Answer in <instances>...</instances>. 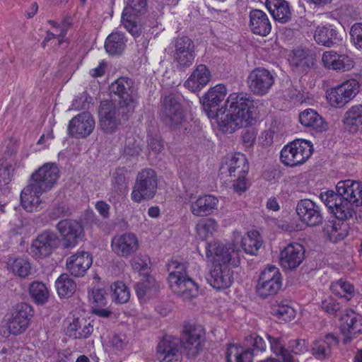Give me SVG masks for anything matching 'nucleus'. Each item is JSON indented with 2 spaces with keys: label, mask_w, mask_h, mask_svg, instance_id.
I'll return each instance as SVG.
<instances>
[{
  "label": "nucleus",
  "mask_w": 362,
  "mask_h": 362,
  "mask_svg": "<svg viewBox=\"0 0 362 362\" xmlns=\"http://www.w3.org/2000/svg\"><path fill=\"white\" fill-rule=\"evenodd\" d=\"M206 250V256L213 264L206 279L208 283L216 290L229 288L233 281V272L229 265H239L241 250L234 244L225 245L218 241L209 243Z\"/></svg>",
  "instance_id": "nucleus-1"
},
{
  "label": "nucleus",
  "mask_w": 362,
  "mask_h": 362,
  "mask_svg": "<svg viewBox=\"0 0 362 362\" xmlns=\"http://www.w3.org/2000/svg\"><path fill=\"white\" fill-rule=\"evenodd\" d=\"M337 192L327 190L320 193V198L339 221H346L355 214L354 206H362V183L346 180L339 181Z\"/></svg>",
  "instance_id": "nucleus-2"
},
{
  "label": "nucleus",
  "mask_w": 362,
  "mask_h": 362,
  "mask_svg": "<svg viewBox=\"0 0 362 362\" xmlns=\"http://www.w3.org/2000/svg\"><path fill=\"white\" fill-rule=\"evenodd\" d=\"M257 107L253 98L246 93H232L226 103L225 115L218 122L220 129L232 134L256 122Z\"/></svg>",
  "instance_id": "nucleus-3"
},
{
  "label": "nucleus",
  "mask_w": 362,
  "mask_h": 362,
  "mask_svg": "<svg viewBox=\"0 0 362 362\" xmlns=\"http://www.w3.org/2000/svg\"><path fill=\"white\" fill-rule=\"evenodd\" d=\"M168 281L173 291L183 300H189L198 296L197 284L189 277L184 264L173 261L168 264Z\"/></svg>",
  "instance_id": "nucleus-4"
},
{
  "label": "nucleus",
  "mask_w": 362,
  "mask_h": 362,
  "mask_svg": "<svg viewBox=\"0 0 362 362\" xmlns=\"http://www.w3.org/2000/svg\"><path fill=\"white\" fill-rule=\"evenodd\" d=\"M110 89L119 97V112L122 117L128 119L134 113L136 106L132 80L124 77L119 78L112 83Z\"/></svg>",
  "instance_id": "nucleus-5"
},
{
  "label": "nucleus",
  "mask_w": 362,
  "mask_h": 362,
  "mask_svg": "<svg viewBox=\"0 0 362 362\" xmlns=\"http://www.w3.org/2000/svg\"><path fill=\"white\" fill-rule=\"evenodd\" d=\"M158 179L156 172L151 168H144L139 172L131 194L132 199L140 203L149 200L156 194Z\"/></svg>",
  "instance_id": "nucleus-6"
},
{
  "label": "nucleus",
  "mask_w": 362,
  "mask_h": 362,
  "mask_svg": "<svg viewBox=\"0 0 362 362\" xmlns=\"http://www.w3.org/2000/svg\"><path fill=\"white\" fill-rule=\"evenodd\" d=\"M313 151L310 141L297 139L284 146L280 153V159L286 166L295 167L304 163Z\"/></svg>",
  "instance_id": "nucleus-7"
},
{
  "label": "nucleus",
  "mask_w": 362,
  "mask_h": 362,
  "mask_svg": "<svg viewBox=\"0 0 362 362\" xmlns=\"http://www.w3.org/2000/svg\"><path fill=\"white\" fill-rule=\"evenodd\" d=\"M245 346L229 345L226 351L227 362H252L255 351L265 350L266 344L263 339L256 334L245 338Z\"/></svg>",
  "instance_id": "nucleus-8"
},
{
  "label": "nucleus",
  "mask_w": 362,
  "mask_h": 362,
  "mask_svg": "<svg viewBox=\"0 0 362 362\" xmlns=\"http://www.w3.org/2000/svg\"><path fill=\"white\" fill-rule=\"evenodd\" d=\"M33 316L32 306L25 303H21L6 314L4 321L9 332L18 335L26 330Z\"/></svg>",
  "instance_id": "nucleus-9"
},
{
  "label": "nucleus",
  "mask_w": 362,
  "mask_h": 362,
  "mask_svg": "<svg viewBox=\"0 0 362 362\" xmlns=\"http://www.w3.org/2000/svg\"><path fill=\"white\" fill-rule=\"evenodd\" d=\"M282 286V276L278 267L268 265L260 274L257 285V293L266 298L275 296Z\"/></svg>",
  "instance_id": "nucleus-10"
},
{
  "label": "nucleus",
  "mask_w": 362,
  "mask_h": 362,
  "mask_svg": "<svg viewBox=\"0 0 362 362\" xmlns=\"http://www.w3.org/2000/svg\"><path fill=\"white\" fill-rule=\"evenodd\" d=\"M360 84L354 78L349 79L330 89L327 98L329 105L336 108L343 107L358 93Z\"/></svg>",
  "instance_id": "nucleus-11"
},
{
  "label": "nucleus",
  "mask_w": 362,
  "mask_h": 362,
  "mask_svg": "<svg viewBox=\"0 0 362 362\" xmlns=\"http://www.w3.org/2000/svg\"><path fill=\"white\" fill-rule=\"evenodd\" d=\"M204 331L202 326L187 323L184 330L180 344L188 358H195L204 345Z\"/></svg>",
  "instance_id": "nucleus-12"
},
{
  "label": "nucleus",
  "mask_w": 362,
  "mask_h": 362,
  "mask_svg": "<svg viewBox=\"0 0 362 362\" xmlns=\"http://www.w3.org/2000/svg\"><path fill=\"white\" fill-rule=\"evenodd\" d=\"M59 177V170L57 164L47 163L32 174L30 184L35 187L37 193H44L56 185Z\"/></svg>",
  "instance_id": "nucleus-13"
},
{
  "label": "nucleus",
  "mask_w": 362,
  "mask_h": 362,
  "mask_svg": "<svg viewBox=\"0 0 362 362\" xmlns=\"http://www.w3.org/2000/svg\"><path fill=\"white\" fill-rule=\"evenodd\" d=\"M249 90L256 96L267 95L275 83L274 74L269 70L257 67L252 70L247 77Z\"/></svg>",
  "instance_id": "nucleus-14"
},
{
  "label": "nucleus",
  "mask_w": 362,
  "mask_h": 362,
  "mask_svg": "<svg viewBox=\"0 0 362 362\" xmlns=\"http://www.w3.org/2000/svg\"><path fill=\"white\" fill-rule=\"evenodd\" d=\"M125 4L122 13V23L134 37H138L141 30L135 21V17L141 16L147 11V0H126Z\"/></svg>",
  "instance_id": "nucleus-15"
},
{
  "label": "nucleus",
  "mask_w": 362,
  "mask_h": 362,
  "mask_svg": "<svg viewBox=\"0 0 362 362\" xmlns=\"http://www.w3.org/2000/svg\"><path fill=\"white\" fill-rule=\"evenodd\" d=\"M172 56L176 67L180 71H185L194 61L196 54L194 42L188 37L182 36L176 38Z\"/></svg>",
  "instance_id": "nucleus-16"
},
{
  "label": "nucleus",
  "mask_w": 362,
  "mask_h": 362,
  "mask_svg": "<svg viewBox=\"0 0 362 362\" xmlns=\"http://www.w3.org/2000/svg\"><path fill=\"white\" fill-rule=\"evenodd\" d=\"M160 115L165 125L173 129L178 128L185 120L182 105L174 95L164 98Z\"/></svg>",
  "instance_id": "nucleus-17"
},
{
  "label": "nucleus",
  "mask_w": 362,
  "mask_h": 362,
  "mask_svg": "<svg viewBox=\"0 0 362 362\" xmlns=\"http://www.w3.org/2000/svg\"><path fill=\"white\" fill-rule=\"evenodd\" d=\"M60 245V239L53 231L45 230L33 240L30 252L36 258L46 257Z\"/></svg>",
  "instance_id": "nucleus-18"
},
{
  "label": "nucleus",
  "mask_w": 362,
  "mask_h": 362,
  "mask_svg": "<svg viewBox=\"0 0 362 362\" xmlns=\"http://www.w3.org/2000/svg\"><path fill=\"white\" fill-rule=\"evenodd\" d=\"M296 211L300 221L308 226H317L322 223L323 216L320 207L311 199L298 201Z\"/></svg>",
  "instance_id": "nucleus-19"
},
{
  "label": "nucleus",
  "mask_w": 362,
  "mask_h": 362,
  "mask_svg": "<svg viewBox=\"0 0 362 362\" xmlns=\"http://www.w3.org/2000/svg\"><path fill=\"white\" fill-rule=\"evenodd\" d=\"M249 165L245 155L240 153L226 156L221 163L220 172L232 177H245Z\"/></svg>",
  "instance_id": "nucleus-20"
},
{
  "label": "nucleus",
  "mask_w": 362,
  "mask_h": 362,
  "mask_svg": "<svg viewBox=\"0 0 362 362\" xmlns=\"http://www.w3.org/2000/svg\"><path fill=\"white\" fill-rule=\"evenodd\" d=\"M119 107L112 101L105 100L100 103L99 109L100 125L106 133L114 132L119 124ZM124 119H125L123 117Z\"/></svg>",
  "instance_id": "nucleus-21"
},
{
  "label": "nucleus",
  "mask_w": 362,
  "mask_h": 362,
  "mask_svg": "<svg viewBox=\"0 0 362 362\" xmlns=\"http://www.w3.org/2000/svg\"><path fill=\"white\" fill-rule=\"evenodd\" d=\"M194 194H187L185 204L190 203V211L196 216H205L211 214L217 209L218 199L211 194L199 197L196 200Z\"/></svg>",
  "instance_id": "nucleus-22"
},
{
  "label": "nucleus",
  "mask_w": 362,
  "mask_h": 362,
  "mask_svg": "<svg viewBox=\"0 0 362 362\" xmlns=\"http://www.w3.org/2000/svg\"><path fill=\"white\" fill-rule=\"evenodd\" d=\"M305 249L298 243H291L281 250L279 263L285 270L298 267L305 259Z\"/></svg>",
  "instance_id": "nucleus-23"
},
{
  "label": "nucleus",
  "mask_w": 362,
  "mask_h": 362,
  "mask_svg": "<svg viewBox=\"0 0 362 362\" xmlns=\"http://www.w3.org/2000/svg\"><path fill=\"white\" fill-rule=\"evenodd\" d=\"M112 252L118 257H129L139 249V240L132 233L115 235L111 241Z\"/></svg>",
  "instance_id": "nucleus-24"
},
{
  "label": "nucleus",
  "mask_w": 362,
  "mask_h": 362,
  "mask_svg": "<svg viewBox=\"0 0 362 362\" xmlns=\"http://www.w3.org/2000/svg\"><path fill=\"white\" fill-rule=\"evenodd\" d=\"M57 228L62 237L65 248L75 247L78 243V240L81 238L83 235L82 225L75 220H62L57 223Z\"/></svg>",
  "instance_id": "nucleus-25"
},
{
  "label": "nucleus",
  "mask_w": 362,
  "mask_h": 362,
  "mask_svg": "<svg viewBox=\"0 0 362 362\" xmlns=\"http://www.w3.org/2000/svg\"><path fill=\"white\" fill-rule=\"evenodd\" d=\"M95 124L93 117L89 112H84L69 121L68 132L73 137L85 138L92 133Z\"/></svg>",
  "instance_id": "nucleus-26"
},
{
  "label": "nucleus",
  "mask_w": 362,
  "mask_h": 362,
  "mask_svg": "<svg viewBox=\"0 0 362 362\" xmlns=\"http://www.w3.org/2000/svg\"><path fill=\"white\" fill-rule=\"evenodd\" d=\"M341 320V332L344 337V342L347 344L362 332V315L353 310H346Z\"/></svg>",
  "instance_id": "nucleus-27"
},
{
  "label": "nucleus",
  "mask_w": 362,
  "mask_h": 362,
  "mask_svg": "<svg viewBox=\"0 0 362 362\" xmlns=\"http://www.w3.org/2000/svg\"><path fill=\"white\" fill-rule=\"evenodd\" d=\"M227 94V88L223 84H218L211 88L202 100L203 109L208 117H214L217 115L219 105Z\"/></svg>",
  "instance_id": "nucleus-28"
},
{
  "label": "nucleus",
  "mask_w": 362,
  "mask_h": 362,
  "mask_svg": "<svg viewBox=\"0 0 362 362\" xmlns=\"http://www.w3.org/2000/svg\"><path fill=\"white\" fill-rule=\"evenodd\" d=\"M338 338L332 333L324 337L315 339L310 346L312 355L317 360H325L331 357L332 349L339 344Z\"/></svg>",
  "instance_id": "nucleus-29"
},
{
  "label": "nucleus",
  "mask_w": 362,
  "mask_h": 362,
  "mask_svg": "<svg viewBox=\"0 0 362 362\" xmlns=\"http://www.w3.org/2000/svg\"><path fill=\"white\" fill-rule=\"evenodd\" d=\"M93 262L92 257L87 252H79L67 258L66 269L76 277L83 276Z\"/></svg>",
  "instance_id": "nucleus-30"
},
{
  "label": "nucleus",
  "mask_w": 362,
  "mask_h": 362,
  "mask_svg": "<svg viewBox=\"0 0 362 362\" xmlns=\"http://www.w3.org/2000/svg\"><path fill=\"white\" fill-rule=\"evenodd\" d=\"M322 62L325 67L329 69L346 71L354 66L351 58L345 54H338L334 51H327L322 54Z\"/></svg>",
  "instance_id": "nucleus-31"
},
{
  "label": "nucleus",
  "mask_w": 362,
  "mask_h": 362,
  "mask_svg": "<svg viewBox=\"0 0 362 362\" xmlns=\"http://www.w3.org/2000/svg\"><path fill=\"white\" fill-rule=\"evenodd\" d=\"M211 78L209 68L205 64H199L185 82V86L192 92H197L206 86Z\"/></svg>",
  "instance_id": "nucleus-32"
},
{
  "label": "nucleus",
  "mask_w": 362,
  "mask_h": 362,
  "mask_svg": "<svg viewBox=\"0 0 362 362\" xmlns=\"http://www.w3.org/2000/svg\"><path fill=\"white\" fill-rule=\"evenodd\" d=\"M250 28L255 35L267 36L272 30L268 16L262 11L254 9L250 12Z\"/></svg>",
  "instance_id": "nucleus-33"
},
{
  "label": "nucleus",
  "mask_w": 362,
  "mask_h": 362,
  "mask_svg": "<svg viewBox=\"0 0 362 362\" xmlns=\"http://www.w3.org/2000/svg\"><path fill=\"white\" fill-rule=\"evenodd\" d=\"M300 123L316 132H323L327 130L328 124L318 112L313 109H306L299 114Z\"/></svg>",
  "instance_id": "nucleus-34"
},
{
  "label": "nucleus",
  "mask_w": 362,
  "mask_h": 362,
  "mask_svg": "<svg viewBox=\"0 0 362 362\" xmlns=\"http://www.w3.org/2000/svg\"><path fill=\"white\" fill-rule=\"evenodd\" d=\"M265 5L275 21L286 23L291 19L290 6L286 0H266Z\"/></svg>",
  "instance_id": "nucleus-35"
},
{
  "label": "nucleus",
  "mask_w": 362,
  "mask_h": 362,
  "mask_svg": "<svg viewBox=\"0 0 362 362\" xmlns=\"http://www.w3.org/2000/svg\"><path fill=\"white\" fill-rule=\"evenodd\" d=\"M344 124L349 132H362V104L351 106L344 113Z\"/></svg>",
  "instance_id": "nucleus-36"
},
{
  "label": "nucleus",
  "mask_w": 362,
  "mask_h": 362,
  "mask_svg": "<svg viewBox=\"0 0 362 362\" xmlns=\"http://www.w3.org/2000/svg\"><path fill=\"white\" fill-rule=\"evenodd\" d=\"M314 39L318 45L327 47H331L340 41L337 30L331 25L317 26Z\"/></svg>",
  "instance_id": "nucleus-37"
},
{
  "label": "nucleus",
  "mask_w": 362,
  "mask_h": 362,
  "mask_svg": "<svg viewBox=\"0 0 362 362\" xmlns=\"http://www.w3.org/2000/svg\"><path fill=\"white\" fill-rule=\"evenodd\" d=\"M15 154L14 149L8 150L5 152L4 160L0 163V187L8 185L11 181L16 164L12 157Z\"/></svg>",
  "instance_id": "nucleus-38"
},
{
  "label": "nucleus",
  "mask_w": 362,
  "mask_h": 362,
  "mask_svg": "<svg viewBox=\"0 0 362 362\" xmlns=\"http://www.w3.org/2000/svg\"><path fill=\"white\" fill-rule=\"evenodd\" d=\"M42 193H37L35 187L29 183L21 192V202L23 207L29 212L37 209L40 204V197Z\"/></svg>",
  "instance_id": "nucleus-39"
},
{
  "label": "nucleus",
  "mask_w": 362,
  "mask_h": 362,
  "mask_svg": "<svg viewBox=\"0 0 362 362\" xmlns=\"http://www.w3.org/2000/svg\"><path fill=\"white\" fill-rule=\"evenodd\" d=\"M158 288L159 286L155 279L148 275H144L143 279L135 286L136 295L141 300L156 296Z\"/></svg>",
  "instance_id": "nucleus-40"
},
{
  "label": "nucleus",
  "mask_w": 362,
  "mask_h": 362,
  "mask_svg": "<svg viewBox=\"0 0 362 362\" xmlns=\"http://www.w3.org/2000/svg\"><path fill=\"white\" fill-rule=\"evenodd\" d=\"M127 39L121 32H113L105 40V48L110 54H120L126 47Z\"/></svg>",
  "instance_id": "nucleus-41"
},
{
  "label": "nucleus",
  "mask_w": 362,
  "mask_h": 362,
  "mask_svg": "<svg viewBox=\"0 0 362 362\" xmlns=\"http://www.w3.org/2000/svg\"><path fill=\"white\" fill-rule=\"evenodd\" d=\"M6 265L9 271L21 278H25L31 273V264L24 258L9 257Z\"/></svg>",
  "instance_id": "nucleus-42"
},
{
  "label": "nucleus",
  "mask_w": 362,
  "mask_h": 362,
  "mask_svg": "<svg viewBox=\"0 0 362 362\" xmlns=\"http://www.w3.org/2000/svg\"><path fill=\"white\" fill-rule=\"evenodd\" d=\"M262 244V240L259 232L251 230L247 233L246 236L243 238L241 247L246 253L255 255Z\"/></svg>",
  "instance_id": "nucleus-43"
},
{
  "label": "nucleus",
  "mask_w": 362,
  "mask_h": 362,
  "mask_svg": "<svg viewBox=\"0 0 362 362\" xmlns=\"http://www.w3.org/2000/svg\"><path fill=\"white\" fill-rule=\"evenodd\" d=\"M57 293L60 297L71 296L76 289V284L67 274H61L55 282Z\"/></svg>",
  "instance_id": "nucleus-44"
},
{
  "label": "nucleus",
  "mask_w": 362,
  "mask_h": 362,
  "mask_svg": "<svg viewBox=\"0 0 362 362\" xmlns=\"http://www.w3.org/2000/svg\"><path fill=\"white\" fill-rule=\"evenodd\" d=\"M330 288L333 293L341 298L350 300L355 295V289L353 284L342 279L332 282Z\"/></svg>",
  "instance_id": "nucleus-45"
},
{
  "label": "nucleus",
  "mask_w": 362,
  "mask_h": 362,
  "mask_svg": "<svg viewBox=\"0 0 362 362\" xmlns=\"http://www.w3.org/2000/svg\"><path fill=\"white\" fill-rule=\"evenodd\" d=\"M272 351L281 357L282 362H296L289 351L285 348V343L281 337H274L267 335Z\"/></svg>",
  "instance_id": "nucleus-46"
},
{
  "label": "nucleus",
  "mask_w": 362,
  "mask_h": 362,
  "mask_svg": "<svg viewBox=\"0 0 362 362\" xmlns=\"http://www.w3.org/2000/svg\"><path fill=\"white\" fill-rule=\"evenodd\" d=\"M29 293L33 300L38 305L45 303L49 296V291L45 284L34 281L29 286Z\"/></svg>",
  "instance_id": "nucleus-47"
},
{
  "label": "nucleus",
  "mask_w": 362,
  "mask_h": 362,
  "mask_svg": "<svg viewBox=\"0 0 362 362\" xmlns=\"http://www.w3.org/2000/svg\"><path fill=\"white\" fill-rule=\"evenodd\" d=\"M180 339L172 336H165L157 346L158 354H174L180 351Z\"/></svg>",
  "instance_id": "nucleus-48"
},
{
  "label": "nucleus",
  "mask_w": 362,
  "mask_h": 362,
  "mask_svg": "<svg viewBox=\"0 0 362 362\" xmlns=\"http://www.w3.org/2000/svg\"><path fill=\"white\" fill-rule=\"evenodd\" d=\"M112 298L117 303H125L130 298V291L128 287L122 281H116L110 286Z\"/></svg>",
  "instance_id": "nucleus-49"
},
{
  "label": "nucleus",
  "mask_w": 362,
  "mask_h": 362,
  "mask_svg": "<svg viewBox=\"0 0 362 362\" xmlns=\"http://www.w3.org/2000/svg\"><path fill=\"white\" fill-rule=\"evenodd\" d=\"M271 313L279 320L290 321L296 316V312L293 308L285 304H274L271 308Z\"/></svg>",
  "instance_id": "nucleus-50"
},
{
  "label": "nucleus",
  "mask_w": 362,
  "mask_h": 362,
  "mask_svg": "<svg viewBox=\"0 0 362 362\" xmlns=\"http://www.w3.org/2000/svg\"><path fill=\"white\" fill-rule=\"evenodd\" d=\"M218 228L217 222L212 218H207L198 223L196 230L201 238L204 239L209 234H213Z\"/></svg>",
  "instance_id": "nucleus-51"
},
{
  "label": "nucleus",
  "mask_w": 362,
  "mask_h": 362,
  "mask_svg": "<svg viewBox=\"0 0 362 362\" xmlns=\"http://www.w3.org/2000/svg\"><path fill=\"white\" fill-rule=\"evenodd\" d=\"M327 226V233L334 240H342L348 234V224L344 221Z\"/></svg>",
  "instance_id": "nucleus-52"
},
{
  "label": "nucleus",
  "mask_w": 362,
  "mask_h": 362,
  "mask_svg": "<svg viewBox=\"0 0 362 362\" xmlns=\"http://www.w3.org/2000/svg\"><path fill=\"white\" fill-rule=\"evenodd\" d=\"M105 290L100 288H93L88 291L89 302L93 307H101L106 303Z\"/></svg>",
  "instance_id": "nucleus-53"
},
{
  "label": "nucleus",
  "mask_w": 362,
  "mask_h": 362,
  "mask_svg": "<svg viewBox=\"0 0 362 362\" xmlns=\"http://www.w3.org/2000/svg\"><path fill=\"white\" fill-rule=\"evenodd\" d=\"M321 308L329 315H335L340 309L341 305L332 297H327L321 302Z\"/></svg>",
  "instance_id": "nucleus-54"
},
{
  "label": "nucleus",
  "mask_w": 362,
  "mask_h": 362,
  "mask_svg": "<svg viewBox=\"0 0 362 362\" xmlns=\"http://www.w3.org/2000/svg\"><path fill=\"white\" fill-rule=\"evenodd\" d=\"M288 348L295 354H303L308 351V344L307 340L302 339H293L288 342Z\"/></svg>",
  "instance_id": "nucleus-55"
},
{
  "label": "nucleus",
  "mask_w": 362,
  "mask_h": 362,
  "mask_svg": "<svg viewBox=\"0 0 362 362\" xmlns=\"http://www.w3.org/2000/svg\"><path fill=\"white\" fill-rule=\"evenodd\" d=\"M350 35L356 48L362 49V23H355L351 28Z\"/></svg>",
  "instance_id": "nucleus-56"
},
{
  "label": "nucleus",
  "mask_w": 362,
  "mask_h": 362,
  "mask_svg": "<svg viewBox=\"0 0 362 362\" xmlns=\"http://www.w3.org/2000/svg\"><path fill=\"white\" fill-rule=\"evenodd\" d=\"M112 185L116 192H122L126 188V178L122 170L119 169L114 173Z\"/></svg>",
  "instance_id": "nucleus-57"
},
{
  "label": "nucleus",
  "mask_w": 362,
  "mask_h": 362,
  "mask_svg": "<svg viewBox=\"0 0 362 362\" xmlns=\"http://www.w3.org/2000/svg\"><path fill=\"white\" fill-rule=\"evenodd\" d=\"M149 259L147 257H136L132 260V266L134 269L146 272L148 270Z\"/></svg>",
  "instance_id": "nucleus-58"
},
{
  "label": "nucleus",
  "mask_w": 362,
  "mask_h": 362,
  "mask_svg": "<svg viewBox=\"0 0 362 362\" xmlns=\"http://www.w3.org/2000/svg\"><path fill=\"white\" fill-rule=\"evenodd\" d=\"M242 139L245 147L250 148L253 146L256 139V133L252 129H247L242 133Z\"/></svg>",
  "instance_id": "nucleus-59"
},
{
  "label": "nucleus",
  "mask_w": 362,
  "mask_h": 362,
  "mask_svg": "<svg viewBox=\"0 0 362 362\" xmlns=\"http://www.w3.org/2000/svg\"><path fill=\"white\" fill-rule=\"evenodd\" d=\"M93 331V326L89 323L84 325L83 327H81L79 331L75 332V334H70L71 337L75 339H86L88 338Z\"/></svg>",
  "instance_id": "nucleus-60"
},
{
  "label": "nucleus",
  "mask_w": 362,
  "mask_h": 362,
  "mask_svg": "<svg viewBox=\"0 0 362 362\" xmlns=\"http://www.w3.org/2000/svg\"><path fill=\"white\" fill-rule=\"evenodd\" d=\"M141 147L139 143H136V141L134 143H132V141L129 139L125 145L124 152L129 156H136L141 151Z\"/></svg>",
  "instance_id": "nucleus-61"
},
{
  "label": "nucleus",
  "mask_w": 362,
  "mask_h": 362,
  "mask_svg": "<svg viewBox=\"0 0 362 362\" xmlns=\"http://www.w3.org/2000/svg\"><path fill=\"white\" fill-rule=\"evenodd\" d=\"M158 359L160 362H180L181 361V354H158Z\"/></svg>",
  "instance_id": "nucleus-62"
},
{
  "label": "nucleus",
  "mask_w": 362,
  "mask_h": 362,
  "mask_svg": "<svg viewBox=\"0 0 362 362\" xmlns=\"http://www.w3.org/2000/svg\"><path fill=\"white\" fill-rule=\"evenodd\" d=\"M234 183L233 184V189L235 192L241 194L247 189L245 177H235Z\"/></svg>",
  "instance_id": "nucleus-63"
},
{
  "label": "nucleus",
  "mask_w": 362,
  "mask_h": 362,
  "mask_svg": "<svg viewBox=\"0 0 362 362\" xmlns=\"http://www.w3.org/2000/svg\"><path fill=\"white\" fill-rule=\"evenodd\" d=\"M149 150L155 153H160L163 149V144L160 140L156 138H150L148 142Z\"/></svg>",
  "instance_id": "nucleus-64"
}]
</instances>
